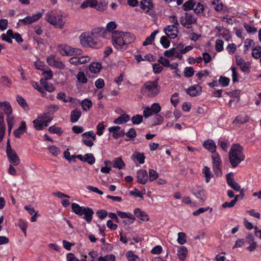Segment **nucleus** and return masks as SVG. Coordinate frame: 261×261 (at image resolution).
Listing matches in <instances>:
<instances>
[{
    "instance_id": "c756f323",
    "label": "nucleus",
    "mask_w": 261,
    "mask_h": 261,
    "mask_svg": "<svg viewBox=\"0 0 261 261\" xmlns=\"http://www.w3.org/2000/svg\"><path fill=\"white\" fill-rule=\"evenodd\" d=\"M125 164L121 157L116 158L113 161V167L119 169H123Z\"/></svg>"
},
{
    "instance_id": "9d476101",
    "label": "nucleus",
    "mask_w": 261,
    "mask_h": 261,
    "mask_svg": "<svg viewBox=\"0 0 261 261\" xmlns=\"http://www.w3.org/2000/svg\"><path fill=\"white\" fill-rule=\"evenodd\" d=\"M166 35L171 39H175L177 37L178 30L175 25H168L164 29Z\"/></svg>"
},
{
    "instance_id": "09e8293b",
    "label": "nucleus",
    "mask_w": 261,
    "mask_h": 261,
    "mask_svg": "<svg viewBox=\"0 0 261 261\" xmlns=\"http://www.w3.org/2000/svg\"><path fill=\"white\" fill-rule=\"evenodd\" d=\"M214 8L217 11H221L223 9V5L220 0H214L212 2Z\"/></svg>"
},
{
    "instance_id": "37998d69",
    "label": "nucleus",
    "mask_w": 261,
    "mask_h": 261,
    "mask_svg": "<svg viewBox=\"0 0 261 261\" xmlns=\"http://www.w3.org/2000/svg\"><path fill=\"white\" fill-rule=\"evenodd\" d=\"M84 162H87L90 165H93L95 162V159L92 153H87L84 155Z\"/></svg>"
},
{
    "instance_id": "ddd939ff",
    "label": "nucleus",
    "mask_w": 261,
    "mask_h": 261,
    "mask_svg": "<svg viewBox=\"0 0 261 261\" xmlns=\"http://www.w3.org/2000/svg\"><path fill=\"white\" fill-rule=\"evenodd\" d=\"M137 182L145 185L148 180V175L146 170H139L137 173Z\"/></svg>"
},
{
    "instance_id": "338daca9",
    "label": "nucleus",
    "mask_w": 261,
    "mask_h": 261,
    "mask_svg": "<svg viewBox=\"0 0 261 261\" xmlns=\"http://www.w3.org/2000/svg\"><path fill=\"white\" fill-rule=\"evenodd\" d=\"M218 144L220 145L221 148L225 152H227L228 151L229 147V143L228 142L219 140Z\"/></svg>"
},
{
    "instance_id": "49530a36",
    "label": "nucleus",
    "mask_w": 261,
    "mask_h": 261,
    "mask_svg": "<svg viewBox=\"0 0 261 261\" xmlns=\"http://www.w3.org/2000/svg\"><path fill=\"white\" fill-rule=\"evenodd\" d=\"M81 105L83 110L87 111L91 108L92 103L91 100L88 99H85L82 101Z\"/></svg>"
},
{
    "instance_id": "4c0bfd02",
    "label": "nucleus",
    "mask_w": 261,
    "mask_h": 261,
    "mask_svg": "<svg viewBox=\"0 0 261 261\" xmlns=\"http://www.w3.org/2000/svg\"><path fill=\"white\" fill-rule=\"evenodd\" d=\"M57 98L59 100H61L64 102H72L73 98L69 97L67 98L66 95L65 93L60 92L57 94Z\"/></svg>"
},
{
    "instance_id": "7c9ffc66",
    "label": "nucleus",
    "mask_w": 261,
    "mask_h": 261,
    "mask_svg": "<svg viewBox=\"0 0 261 261\" xmlns=\"http://www.w3.org/2000/svg\"><path fill=\"white\" fill-rule=\"evenodd\" d=\"M193 194L201 201H204L205 200V191L201 187L199 188L197 191L194 192Z\"/></svg>"
},
{
    "instance_id": "3c124183",
    "label": "nucleus",
    "mask_w": 261,
    "mask_h": 261,
    "mask_svg": "<svg viewBox=\"0 0 261 261\" xmlns=\"http://www.w3.org/2000/svg\"><path fill=\"white\" fill-rule=\"evenodd\" d=\"M177 236V241L179 244L183 245L186 243L187 240L185 233L179 232L178 233Z\"/></svg>"
},
{
    "instance_id": "473e14b6",
    "label": "nucleus",
    "mask_w": 261,
    "mask_h": 261,
    "mask_svg": "<svg viewBox=\"0 0 261 261\" xmlns=\"http://www.w3.org/2000/svg\"><path fill=\"white\" fill-rule=\"evenodd\" d=\"M158 33L159 31L158 30H155L152 33H151L150 35L146 38L145 40L143 43V45L146 46L149 44H151L154 40L155 36Z\"/></svg>"
},
{
    "instance_id": "f704fd0d",
    "label": "nucleus",
    "mask_w": 261,
    "mask_h": 261,
    "mask_svg": "<svg viewBox=\"0 0 261 261\" xmlns=\"http://www.w3.org/2000/svg\"><path fill=\"white\" fill-rule=\"evenodd\" d=\"M132 158L133 159H136L140 164H142L144 163L145 156L143 153L136 151L132 154Z\"/></svg>"
},
{
    "instance_id": "7ed1b4c3",
    "label": "nucleus",
    "mask_w": 261,
    "mask_h": 261,
    "mask_svg": "<svg viewBox=\"0 0 261 261\" xmlns=\"http://www.w3.org/2000/svg\"><path fill=\"white\" fill-rule=\"evenodd\" d=\"M158 81V79H156L145 82L141 88V94L148 97H154L156 96L160 91V86Z\"/></svg>"
},
{
    "instance_id": "a878e982",
    "label": "nucleus",
    "mask_w": 261,
    "mask_h": 261,
    "mask_svg": "<svg viewBox=\"0 0 261 261\" xmlns=\"http://www.w3.org/2000/svg\"><path fill=\"white\" fill-rule=\"evenodd\" d=\"M102 45L101 41L97 38L93 36L91 34V40L90 47L93 48H99Z\"/></svg>"
},
{
    "instance_id": "0eeeda50",
    "label": "nucleus",
    "mask_w": 261,
    "mask_h": 261,
    "mask_svg": "<svg viewBox=\"0 0 261 261\" xmlns=\"http://www.w3.org/2000/svg\"><path fill=\"white\" fill-rule=\"evenodd\" d=\"M82 136L83 137L82 142L85 145L88 147H92L94 145L93 141L96 140V136L93 131L90 130L84 133Z\"/></svg>"
},
{
    "instance_id": "680f3d73",
    "label": "nucleus",
    "mask_w": 261,
    "mask_h": 261,
    "mask_svg": "<svg viewBox=\"0 0 261 261\" xmlns=\"http://www.w3.org/2000/svg\"><path fill=\"white\" fill-rule=\"evenodd\" d=\"M248 121V118L246 116H243L241 115L236 117L235 119L233 120V123H244Z\"/></svg>"
},
{
    "instance_id": "c85d7f7f",
    "label": "nucleus",
    "mask_w": 261,
    "mask_h": 261,
    "mask_svg": "<svg viewBox=\"0 0 261 261\" xmlns=\"http://www.w3.org/2000/svg\"><path fill=\"white\" fill-rule=\"evenodd\" d=\"M130 120V117L127 114H123L114 120V123L117 124H121L127 122Z\"/></svg>"
},
{
    "instance_id": "4d7b16f0",
    "label": "nucleus",
    "mask_w": 261,
    "mask_h": 261,
    "mask_svg": "<svg viewBox=\"0 0 261 261\" xmlns=\"http://www.w3.org/2000/svg\"><path fill=\"white\" fill-rule=\"evenodd\" d=\"M143 121V116L141 115H136L132 118V121L134 124H139Z\"/></svg>"
},
{
    "instance_id": "e2e57ef3",
    "label": "nucleus",
    "mask_w": 261,
    "mask_h": 261,
    "mask_svg": "<svg viewBox=\"0 0 261 261\" xmlns=\"http://www.w3.org/2000/svg\"><path fill=\"white\" fill-rule=\"evenodd\" d=\"M18 225L20 229L23 231L24 234L26 235V230L27 228V222L24 220L19 219L18 221Z\"/></svg>"
},
{
    "instance_id": "1a4fd4ad",
    "label": "nucleus",
    "mask_w": 261,
    "mask_h": 261,
    "mask_svg": "<svg viewBox=\"0 0 261 261\" xmlns=\"http://www.w3.org/2000/svg\"><path fill=\"white\" fill-rule=\"evenodd\" d=\"M46 62L48 64L53 67L63 69L65 68V65L61 61L59 58H57L55 55H51L46 58Z\"/></svg>"
},
{
    "instance_id": "5fc2aeb1",
    "label": "nucleus",
    "mask_w": 261,
    "mask_h": 261,
    "mask_svg": "<svg viewBox=\"0 0 261 261\" xmlns=\"http://www.w3.org/2000/svg\"><path fill=\"white\" fill-rule=\"evenodd\" d=\"M49 152L54 156H57L61 153L58 147L55 146H50L48 147Z\"/></svg>"
},
{
    "instance_id": "a211bd4d",
    "label": "nucleus",
    "mask_w": 261,
    "mask_h": 261,
    "mask_svg": "<svg viewBox=\"0 0 261 261\" xmlns=\"http://www.w3.org/2000/svg\"><path fill=\"white\" fill-rule=\"evenodd\" d=\"M0 110L3 111L7 116L10 115L12 113V108L8 101L0 102Z\"/></svg>"
},
{
    "instance_id": "69168bd1",
    "label": "nucleus",
    "mask_w": 261,
    "mask_h": 261,
    "mask_svg": "<svg viewBox=\"0 0 261 261\" xmlns=\"http://www.w3.org/2000/svg\"><path fill=\"white\" fill-rule=\"evenodd\" d=\"M160 43L165 48H167L170 46V41L166 36H162L161 38Z\"/></svg>"
},
{
    "instance_id": "e433bc0d",
    "label": "nucleus",
    "mask_w": 261,
    "mask_h": 261,
    "mask_svg": "<svg viewBox=\"0 0 261 261\" xmlns=\"http://www.w3.org/2000/svg\"><path fill=\"white\" fill-rule=\"evenodd\" d=\"M202 173L203 174L204 177H205V181L206 183L210 182L211 177H212V174L211 173L210 169L207 167L205 166L202 169Z\"/></svg>"
},
{
    "instance_id": "603ef678",
    "label": "nucleus",
    "mask_w": 261,
    "mask_h": 261,
    "mask_svg": "<svg viewBox=\"0 0 261 261\" xmlns=\"http://www.w3.org/2000/svg\"><path fill=\"white\" fill-rule=\"evenodd\" d=\"M1 84L5 87H11L12 82L10 79L7 76H2L1 77Z\"/></svg>"
},
{
    "instance_id": "5701e85b",
    "label": "nucleus",
    "mask_w": 261,
    "mask_h": 261,
    "mask_svg": "<svg viewBox=\"0 0 261 261\" xmlns=\"http://www.w3.org/2000/svg\"><path fill=\"white\" fill-rule=\"evenodd\" d=\"M36 120L41 123L45 127L48 126V124L51 121L52 119L47 116V114L40 115Z\"/></svg>"
},
{
    "instance_id": "f3484780",
    "label": "nucleus",
    "mask_w": 261,
    "mask_h": 261,
    "mask_svg": "<svg viewBox=\"0 0 261 261\" xmlns=\"http://www.w3.org/2000/svg\"><path fill=\"white\" fill-rule=\"evenodd\" d=\"M91 34L99 39L100 37H106L107 33L105 28L97 27L91 31Z\"/></svg>"
},
{
    "instance_id": "13d9d810",
    "label": "nucleus",
    "mask_w": 261,
    "mask_h": 261,
    "mask_svg": "<svg viewBox=\"0 0 261 261\" xmlns=\"http://www.w3.org/2000/svg\"><path fill=\"white\" fill-rule=\"evenodd\" d=\"M224 42L220 39L217 40L215 42V49L218 52L223 50Z\"/></svg>"
},
{
    "instance_id": "a18cd8bd",
    "label": "nucleus",
    "mask_w": 261,
    "mask_h": 261,
    "mask_svg": "<svg viewBox=\"0 0 261 261\" xmlns=\"http://www.w3.org/2000/svg\"><path fill=\"white\" fill-rule=\"evenodd\" d=\"M193 10L197 14L202 13L204 10V6L199 2L196 3L194 2Z\"/></svg>"
},
{
    "instance_id": "dca6fc26",
    "label": "nucleus",
    "mask_w": 261,
    "mask_h": 261,
    "mask_svg": "<svg viewBox=\"0 0 261 261\" xmlns=\"http://www.w3.org/2000/svg\"><path fill=\"white\" fill-rule=\"evenodd\" d=\"M109 131L113 133V136L115 139H117L119 137L123 136L125 135L124 129H121L120 127L118 126L109 127Z\"/></svg>"
},
{
    "instance_id": "58836bf2",
    "label": "nucleus",
    "mask_w": 261,
    "mask_h": 261,
    "mask_svg": "<svg viewBox=\"0 0 261 261\" xmlns=\"http://www.w3.org/2000/svg\"><path fill=\"white\" fill-rule=\"evenodd\" d=\"M117 24L115 21H111L109 22L106 25V33L107 32H109L110 33H112V35L113 34V33L115 32L114 30L117 28Z\"/></svg>"
},
{
    "instance_id": "20e7f679",
    "label": "nucleus",
    "mask_w": 261,
    "mask_h": 261,
    "mask_svg": "<svg viewBox=\"0 0 261 261\" xmlns=\"http://www.w3.org/2000/svg\"><path fill=\"white\" fill-rule=\"evenodd\" d=\"M72 211L76 215L84 219L88 223H90L92 219L94 214L93 210L90 207L81 206L79 204L72 203L71 204Z\"/></svg>"
},
{
    "instance_id": "aec40b11",
    "label": "nucleus",
    "mask_w": 261,
    "mask_h": 261,
    "mask_svg": "<svg viewBox=\"0 0 261 261\" xmlns=\"http://www.w3.org/2000/svg\"><path fill=\"white\" fill-rule=\"evenodd\" d=\"M203 146L212 153L216 152V145L214 141L212 140L205 141L203 143Z\"/></svg>"
},
{
    "instance_id": "052dcab7",
    "label": "nucleus",
    "mask_w": 261,
    "mask_h": 261,
    "mask_svg": "<svg viewBox=\"0 0 261 261\" xmlns=\"http://www.w3.org/2000/svg\"><path fill=\"white\" fill-rule=\"evenodd\" d=\"M194 70L192 67H187L184 70V75L187 77H190L194 75Z\"/></svg>"
},
{
    "instance_id": "c9c22d12",
    "label": "nucleus",
    "mask_w": 261,
    "mask_h": 261,
    "mask_svg": "<svg viewBox=\"0 0 261 261\" xmlns=\"http://www.w3.org/2000/svg\"><path fill=\"white\" fill-rule=\"evenodd\" d=\"M40 82L41 84L43 86L45 91H47L48 92H53L55 90V88L52 84L47 83L46 81H44V80L41 79L40 80Z\"/></svg>"
},
{
    "instance_id": "f257e3e1",
    "label": "nucleus",
    "mask_w": 261,
    "mask_h": 261,
    "mask_svg": "<svg viewBox=\"0 0 261 261\" xmlns=\"http://www.w3.org/2000/svg\"><path fill=\"white\" fill-rule=\"evenodd\" d=\"M112 37L114 47L120 51L126 50L128 45L136 40V37L133 34L118 31H115Z\"/></svg>"
},
{
    "instance_id": "8fccbe9b",
    "label": "nucleus",
    "mask_w": 261,
    "mask_h": 261,
    "mask_svg": "<svg viewBox=\"0 0 261 261\" xmlns=\"http://www.w3.org/2000/svg\"><path fill=\"white\" fill-rule=\"evenodd\" d=\"M48 130L50 133L52 134H56L59 136H61L63 131L61 127L56 126L55 125H53L49 127Z\"/></svg>"
},
{
    "instance_id": "b1692460",
    "label": "nucleus",
    "mask_w": 261,
    "mask_h": 261,
    "mask_svg": "<svg viewBox=\"0 0 261 261\" xmlns=\"http://www.w3.org/2000/svg\"><path fill=\"white\" fill-rule=\"evenodd\" d=\"M177 256L180 260H184L188 254V250L185 246H180L177 248Z\"/></svg>"
},
{
    "instance_id": "864d4df0",
    "label": "nucleus",
    "mask_w": 261,
    "mask_h": 261,
    "mask_svg": "<svg viewBox=\"0 0 261 261\" xmlns=\"http://www.w3.org/2000/svg\"><path fill=\"white\" fill-rule=\"evenodd\" d=\"M116 257L114 254H109L104 256H99L98 261H115Z\"/></svg>"
},
{
    "instance_id": "f8f14e48",
    "label": "nucleus",
    "mask_w": 261,
    "mask_h": 261,
    "mask_svg": "<svg viewBox=\"0 0 261 261\" xmlns=\"http://www.w3.org/2000/svg\"><path fill=\"white\" fill-rule=\"evenodd\" d=\"M141 9L147 14H149L152 10L153 4L151 0H142L140 2Z\"/></svg>"
},
{
    "instance_id": "774afa93",
    "label": "nucleus",
    "mask_w": 261,
    "mask_h": 261,
    "mask_svg": "<svg viewBox=\"0 0 261 261\" xmlns=\"http://www.w3.org/2000/svg\"><path fill=\"white\" fill-rule=\"evenodd\" d=\"M226 49L227 50L229 55H232L236 51L237 46L234 43L228 44L226 47Z\"/></svg>"
},
{
    "instance_id": "bf43d9fd",
    "label": "nucleus",
    "mask_w": 261,
    "mask_h": 261,
    "mask_svg": "<svg viewBox=\"0 0 261 261\" xmlns=\"http://www.w3.org/2000/svg\"><path fill=\"white\" fill-rule=\"evenodd\" d=\"M221 165L222 164H217L213 165L214 172L217 176H221L222 174Z\"/></svg>"
},
{
    "instance_id": "bb28decb",
    "label": "nucleus",
    "mask_w": 261,
    "mask_h": 261,
    "mask_svg": "<svg viewBox=\"0 0 261 261\" xmlns=\"http://www.w3.org/2000/svg\"><path fill=\"white\" fill-rule=\"evenodd\" d=\"M98 5L97 0H86L83 2L81 5V8L83 9L88 7L95 8Z\"/></svg>"
},
{
    "instance_id": "6e6d98bb",
    "label": "nucleus",
    "mask_w": 261,
    "mask_h": 261,
    "mask_svg": "<svg viewBox=\"0 0 261 261\" xmlns=\"http://www.w3.org/2000/svg\"><path fill=\"white\" fill-rule=\"evenodd\" d=\"M126 256L128 261H140L138 256L135 254L132 251L127 252Z\"/></svg>"
},
{
    "instance_id": "4be33fe9",
    "label": "nucleus",
    "mask_w": 261,
    "mask_h": 261,
    "mask_svg": "<svg viewBox=\"0 0 261 261\" xmlns=\"http://www.w3.org/2000/svg\"><path fill=\"white\" fill-rule=\"evenodd\" d=\"M27 126L24 121H22L19 127L14 132V135L15 137L20 138L21 135L26 132Z\"/></svg>"
},
{
    "instance_id": "cd10ccee",
    "label": "nucleus",
    "mask_w": 261,
    "mask_h": 261,
    "mask_svg": "<svg viewBox=\"0 0 261 261\" xmlns=\"http://www.w3.org/2000/svg\"><path fill=\"white\" fill-rule=\"evenodd\" d=\"M136 216L143 221H148L149 216L144 212L141 211L139 208H136L134 211Z\"/></svg>"
},
{
    "instance_id": "2eb2a0df",
    "label": "nucleus",
    "mask_w": 261,
    "mask_h": 261,
    "mask_svg": "<svg viewBox=\"0 0 261 261\" xmlns=\"http://www.w3.org/2000/svg\"><path fill=\"white\" fill-rule=\"evenodd\" d=\"M81 44L84 47H89L90 45L91 33H83L80 36Z\"/></svg>"
},
{
    "instance_id": "72a5a7b5",
    "label": "nucleus",
    "mask_w": 261,
    "mask_h": 261,
    "mask_svg": "<svg viewBox=\"0 0 261 261\" xmlns=\"http://www.w3.org/2000/svg\"><path fill=\"white\" fill-rule=\"evenodd\" d=\"M76 79L77 82L80 84H86L88 82V79L83 71H79L77 73Z\"/></svg>"
},
{
    "instance_id": "0e129e2a",
    "label": "nucleus",
    "mask_w": 261,
    "mask_h": 261,
    "mask_svg": "<svg viewBox=\"0 0 261 261\" xmlns=\"http://www.w3.org/2000/svg\"><path fill=\"white\" fill-rule=\"evenodd\" d=\"M194 1L190 0L185 2L183 5L185 10H190L193 9Z\"/></svg>"
},
{
    "instance_id": "9b49d317",
    "label": "nucleus",
    "mask_w": 261,
    "mask_h": 261,
    "mask_svg": "<svg viewBox=\"0 0 261 261\" xmlns=\"http://www.w3.org/2000/svg\"><path fill=\"white\" fill-rule=\"evenodd\" d=\"M43 13L39 12L32 16H28L23 19H19V21H21L25 25L30 24L38 21L42 16Z\"/></svg>"
},
{
    "instance_id": "de8ad7c7",
    "label": "nucleus",
    "mask_w": 261,
    "mask_h": 261,
    "mask_svg": "<svg viewBox=\"0 0 261 261\" xmlns=\"http://www.w3.org/2000/svg\"><path fill=\"white\" fill-rule=\"evenodd\" d=\"M212 158L213 160V165L222 164V161L220 156L217 152L212 153Z\"/></svg>"
},
{
    "instance_id": "2f4dec72",
    "label": "nucleus",
    "mask_w": 261,
    "mask_h": 261,
    "mask_svg": "<svg viewBox=\"0 0 261 261\" xmlns=\"http://www.w3.org/2000/svg\"><path fill=\"white\" fill-rule=\"evenodd\" d=\"M254 41L250 39H246L244 42V52L245 54H247L250 48L252 47H254Z\"/></svg>"
},
{
    "instance_id": "79ce46f5",
    "label": "nucleus",
    "mask_w": 261,
    "mask_h": 261,
    "mask_svg": "<svg viewBox=\"0 0 261 261\" xmlns=\"http://www.w3.org/2000/svg\"><path fill=\"white\" fill-rule=\"evenodd\" d=\"M252 56L255 59H259L261 57V47L255 46L252 49Z\"/></svg>"
},
{
    "instance_id": "c03bdc74",
    "label": "nucleus",
    "mask_w": 261,
    "mask_h": 261,
    "mask_svg": "<svg viewBox=\"0 0 261 261\" xmlns=\"http://www.w3.org/2000/svg\"><path fill=\"white\" fill-rule=\"evenodd\" d=\"M16 101L23 109H28V105L25 100L21 96L17 95L16 96Z\"/></svg>"
},
{
    "instance_id": "4468645a",
    "label": "nucleus",
    "mask_w": 261,
    "mask_h": 261,
    "mask_svg": "<svg viewBox=\"0 0 261 261\" xmlns=\"http://www.w3.org/2000/svg\"><path fill=\"white\" fill-rule=\"evenodd\" d=\"M8 159L10 164L17 166L20 163V159L15 151L7 153Z\"/></svg>"
},
{
    "instance_id": "ea45409f",
    "label": "nucleus",
    "mask_w": 261,
    "mask_h": 261,
    "mask_svg": "<svg viewBox=\"0 0 261 261\" xmlns=\"http://www.w3.org/2000/svg\"><path fill=\"white\" fill-rule=\"evenodd\" d=\"M239 195H236L233 200H231L230 202H225L222 204V207L223 208H231L234 206L237 202L238 201Z\"/></svg>"
},
{
    "instance_id": "6ab92c4d",
    "label": "nucleus",
    "mask_w": 261,
    "mask_h": 261,
    "mask_svg": "<svg viewBox=\"0 0 261 261\" xmlns=\"http://www.w3.org/2000/svg\"><path fill=\"white\" fill-rule=\"evenodd\" d=\"M201 92V87L198 85H195L187 90V93L191 96L199 95Z\"/></svg>"
},
{
    "instance_id": "f03ea898",
    "label": "nucleus",
    "mask_w": 261,
    "mask_h": 261,
    "mask_svg": "<svg viewBox=\"0 0 261 261\" xmlns=\"http://www.w3.org/2000/svg\"><path fill=\"white\" fill-rule=\"evenodd\" d=\"M243 147L238 144H233L229 152L228 158L231 166L237 167L245 159Z\"/></svg>"
},
{
    "instance_id": "39448f33",
    "label": "nucleus",
    "mask_w": 261,
    "mask_h": 261,
    "mask_svg": "<svg viewBox=\"0 0 261 261\" xmlns=\"http://www.w3.org/2000/svg\"><path fill=\"white\" fill-rule=\"evenodd\" d=\"M45 19L50 24L60 28H62L65 24L63 15L61 13H55L53 11L47 12Z\"/></svg>"
},
{
    "instance_id": "393cba45",
    "label": "nucleus",
    "mask_w": 261,
    "mask_h": 261,
    "mask_svg": "<svg viewBox=\"0 0 261 261\" xmlns=\"http://www.w3.org/2000/svg\"><path fill=\"white\" fill-rule=\"evenodd\" d=\"M101 64L99 62H92L89 66L90 71L94 74L100 72L101 69Z\"/></svg>"
},
{
    "instance_id": "423d86ee",
    "label": "nucleus",
    "mask_w": 261,
    "mask_h": 261,
    "mask_svg": "<svg viewBox=\"0 0 261 261\" xmlns=\"http://www.w3.org/2000/svg\"><path fill=\"white\" fill-rule=\"evenodd\" d=\"M57 49L62 56L80 55L82 54V50L77 48H73L66 44H60L57 46Z\"/></svg>"
},
{
    "instance_id": "6e6552de",
    "label": "nucleus",
    "mask_w": 261,
    "mask_h": 261,
    "mask_svg": "<svg viewBox=\"0 0 261 261\" xmlns=\"http://www.w3.org/2000/svg\"><path fill=\"white\" fill-rule=\"evenodd\" d=\"M181 24L188 29L191 28V25L196 21V18L189 13H186L185 16H181L179 20Z\"/></svg>"
},
{
    "instance_id": "a19ab883",
    "label": "nucleus",
    "mask_w": 261,
    "mask_h": 261,
    "mask_svg": "<svg viewBox=\"0 0 261 261\" xmlns=\"http://www.w3.org/2000/svg\"><path fill=\"white\" fill-rule=\"evenodd\" d=\"M148 174V179L150 181H153L156 179L159 176L158 172L153 169H149Z\"/></svg>"
},
{
    "instance_id": "412c9836",
    "label": "nucleus",
    "mask_w": 261,
    "mask_h": 261,
    "mask_svg": "<svg viewBox=\"0 0 261 261\" xmlns=\"http://www.w3.org/2000/svg\"><path fill=\"white\" fill-rule=\"evenodd\" d=\"M81 111L77 108H75L71 112L70 121L72 123L76 122L81 117Z\"/></svg>"
}]
</instances>
